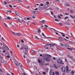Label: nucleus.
I'll list each match as a JSON object with an SVG mask.
<instances>
[{
	"label": "nucleus",
	"instance_id": "22",
	"mask_svg": "<svg viewBox=\"0 0 75 75\" xmlns=\"http://www.w3.org/2000/svg\"><path fill=\"white\" fill-rule=\"evenodd\" d=\"M49 69L48 68H47L45 69V71L46 72H47L48 71V70Z\"/></svg>",
	"mask_w": 75,
	"mask_h": 75
},
{
	"label": "nucleus",
	"instance_id": "49",
	"mask_svg": "<svg viewBox=\"0 0 75 75\" xmlns=\"http://www.w3.org/2000/svg\"><path fill=\"white\" fill-rule=\"evenodd\" d=\"M43 74L44 75H45V74H46V73H45V72H43Z\"/></svg>",
	"mask_w": 75,
	"mask_h": 75
},
{
	"label": "nucleus",
	"instance_id": "37",
	"mask_svg": "<svg viewBox=\"0 0 75 75\" xmlns=\"http://www.w3.org/2000/svg\"><path fill=\"white\" fill-rule=\"evenodd\" d=\"M68 18H69V17H68V16H66V17H65V20H66V19H68Z\"/></svg>",
	"mask_w": 75,
	"mask_h": 75
},
{
	"label": "nucleus",
	"instance_id": "48",
	"mask_svg": "<svg viewBox=\"0 0 75 75\" xmlns=\"http://www.w3.org/2000/svg\"><path fill=\"white\" fill-rule=\"evenodd\" d=\"M2 40H3V41H4L5 40L4 39V38H3V37H2Z\"/></svg>",
	"mask_w": 75,
	"mask_h": 75
},
{
	"label": "nucleus",
	"instance_id": "41",
	"mask_svg": "<svg viewBox=\"0 0 75 75\" xmlns=\"http://www.w3.org/2000/svg\"><path fill=\"white\" fill-rule=\"evenodd\" d=\"M29 65H30V67H32V64L31 63L30 64V63H29Z\"/></svg>",
	"mask_w": 75,
	"mask_h": 75
},
{
	"label": "nucleus",
	"instance_id": "1",
	"mask_svg": "<svg viewBox=\"0 0 75 75\" xmlns=\"http://www.w3.org/2000/svg\"><path fill=\"white\" fill-rule=\"evenodd\" d=\"M38 61L39 63H40V65H42L44 64V61H43L42 59H41V58L38 59Z\"/></svg>",
	"mask_w": 75,
	"mask_h": 75
},
{
	"label": "nucleus",
	"instance_id": "28",
	"mask_svg": "<svg viewBox=\"0 0 75 75\" xmlns=\"http://www.w3.org/2000/svg\"><path fill=\"white\" fill-rule=\"evenodd\" d=\"M35 38L36 39H37V40H39V38H38L37 36H35Z\"/></svg>",
	"mask_w": 75,
	"mask_h": 75
},
{
	"label": "nucleus",
	"instance_id": "59",
	"mask_svg": "<svg viewBox=\"0 0 75 75\" xmlns=\"http://www.w3.org/2000/svg\"><path fill=\"white\" fill-rule=\"evenodd\" d=\"M27 20H30V18H27Z\"/></svg>",
	"mask_w": 75,
	"mask_h": 75
},
{
	"label": "nucleus",
	"instance_id": "39",
	"mask_svg": "<svg viewBox=\"0 0 75 75\" xmlns=\"http://www.w3.org/2000/svg\"><path fill=\"white\" fill-rule=\"evenodd\" d=\"M21 42H22V43H24V40H21Z\"/></svg>",
	"mask_w": 75,
	"mask_h": 75
},
{
	"label": "nucleus",
	"instance_id": "64",
	"mask_svg": "<svg viewBox=\"0 0 75 75\" xmlns=\"http://www.w3.org/2000/svg\"><path fill=\"white\" fill-rule=\"evenodd\" d=\"M13 2H15V3H16V2H17V1H16L14 0V1H13Z\"/></svg>",
	"mask_w": 75,
	"mask_h": 75
},
{
	"label": "nucleus",
	"instance_id": "26",
	"mask_svg": "<svg viewBox=\"0 0 75 75\" xmlns=\"http://www.w3.org/2000/svg\"><path fill=\"white\" fill-rule=\"evenodd\" d=\"M45 38H46V39H50V38H51L50 37H47L46 36Z\"/></svg>",
	"mask_w": 75,
	"mask_h": 75
},
{
	"label": "nucleus",
	"instance_id": "50",
	"mask_svg": "<svg viewBox=\"0 0 75 75\" xmlns=\"http://www.w3.org/2000/svg\"><path fill=\"white\" fill-rule=\"evenodd\" d=\"M4 3L5 4H7V2H6V1H5V2H4Z\"/></svg>",
	"mask_w": 75,
	"mask_h": 75
},
{
	"label": "nucleus",
	"instance_id": "6",
	"mask_svg": "<svg viewBox=\"0 0 75 75\" xmlns=\"http://www.w3.org/2000/svg\"><path fill=\"white\" fill-rule=\"evenodd\" d=\"M61 69L62 72H65V68L64 67H62Z\"/></svg>",
	"mask_w": 75,
	"mask_h": 75
},
{
	"label": "nucleus",
	"instance_id": "54",
	"mask_svg": "<svg viewBox=\"0 0 75 75\" xmlns=\"http://www.w3.org/2000/svg\"><path fill=\"white\" fill-rule=\"evenodd\" d=\"M48 57H51V55H48Z\"/></svg>",
	"mask_w": 75,
	"mask_h": 75
},
{
	"label": "nucleus",
	"instance_id": "29",
	"mask_svg": "<svg viewBox=\"0 0 75 75\" xmlns=\"http://www.w3.org/2000/svg\"><path fill=\"white\" fill-rule=\"evenodd\" d=\"M12 33L13 34V35H14V36H16V33H15L13 31H12Z\"/></svg>",
	"mask_w": 75,
	"mask_h": 75
},
{
	"label": "nucleus",
	"instance_id": "19",
	"mask_svg": "<svg viewBox=\"0 0 75 75\" xmlns=\"http://www.w3.org/2000/svg\"><path fill=\"white\" fill-rule=\"evenodd\" d=\"M54 68H56V69H57L58 68V67H57V66L56 65H55V64H54Z\"/></svg>",
	"mask_w": 75,
	"mask_h": 75
},
{
	"label": "nucleus",
	"instance_id": "21",
	"mask_svg": "<svg viewBox=\"0 0 75 75\" xmlns=\"http://www.w3.org/2000/svg\"><path fill=\"white\" fill-rule=\"evenodd\" d=\"M50 45H51V46L54 47V46H55V45H55L54 44H50Z\"/></svg>",
	"mask_w": 75,
	"mask_h": 75
},
{
	"label": "nucleus",
	"instance_id": "53",
	"mask_svg": "<svg viewBox=\"0 0 75 75\" xmlns=\"http://www.w3.org/2000/svg\"><path fill=\"white\" fill-rule=\"evenodd\" d=\"M10 52L11 53V54H13V52H12L11 50H10Z\"/></svg>",
	"mask_w": 75,
	"mask_h": 75
},
{
	"label": "nucleus",
	"instance_id": "23",
	"mask_svg": "<svg viewBox=\"0 0 75 75\" xmlns=\"http://www.w3.org/2000/svg\"><path fill=\"white\" fill-rule=\"evenodd\" d=\"M27 54H28V51H25L24 53L25 55H27Z\"/></svg>",
	"mask_w": 75,
	"mask_h": 75
},
{
	"label": "nucleus",
	"instance_id": "43",
	"mask_svg": "<svg viewBox=\"0 0 75 75\" xmlns=\"http://www.w3.org/2000/svg\"><path fill=\"white\" fill-rule=\"evenodd\" d=\"M4 25H5V26H6V27H8V26H7V25H6V23H4Z\"/></svg>",
	"mask_w": 75,
	"mask_h": 75
},
{
	"label": "nucleus",
	"instance_id": "63",
	"mask_svg": "<svg viewBox=\"0 0 75 75\" xmlns=\"http://www.w3.org/2000/svg\"><path fill=\"white\" fill-rule=\"evenodd\" d=\"M7 58H10V56H9L7 55Z\"/></svg>",
	"mask_w": 75,
	"mask_h": 75
},
{
	"label": "nucleus",
	"instance_id": "9",
	"mask_svg": "<svg viewBox=\"0 0 75 75\" xmlns=\"http://www.w3.org/2000/svg\"><path fill=\"white\" fill-rule=\"evenodd\" d=\"M16 35L17 36H18V37H20V36L21 35V33H16Z\"/></svg>",
	"mask_w": 75,
	"mask_h": 75
},
{
	"label": "nucleus",
	"instance_id": "60",
	"mask_svg": "<svg viewBox=\"0 0 75 75\" xmlns=\"http://www.w3.org/2000/svg\"><path fill=\"white\" fill-rule=\"evenodd\" d=\"M46 3L47 4H49V2H46Z\"/></svg>",
	"mask_w": 75,
	"mask_h": 75
},
{
	"label": "nucleus",
	"instance_id": "2",
	"mask_svg": "<svg viewBox=\"0 0 75 75\" xmlns=\"http://www.w3.org/2000/svg\"><path fill=\"white\" fill-rule=\"evenodd\" d=\"M57 63H59V64H64L62 62V60L60 59H59L57 60Z\"/></svg>",
	"mask_w": 75,
	"mask_h": 75
},
{
	"label": "nucleus",
	"instance_id": "16",
	"mask_svg": "<svg viewBox=\"0 0 75 75\" xmlns=\"http://www.w3.org/2000/svg\"><path fill=\"white\" fill-rule=\"evenodd\" d=\"M60 34H62V36L63 37H64L65 36V35H64V33H61V32H60Z\"/></svg>",
	"mask_w": 75,
	"mask_h": 75
},
{
	"label": "nucleus",
	"instance_id": "44",
	"mask_svg": "<svg viewBox=\"0 0 75 75\" xmlns=\"http://www.w3.org/2000/svg\"><path fill=\"white\" fill-rule=\"evenodd\" d=\"M7 19H8V20H10L11 18L10 17H8L7 18Z\"/></svg>",
	"mask_w": 75,
	"mask_h": 75
},
{
	"label": "nucleus",
	"instance_id": "40",
	"mask_svg": "<svg viewBox=\"0 0 75 75\" xmlns=\"http://www.w3.org/2000/svg\"><path fill=\"white\" fill-rule=\"evenodd\" d=\"M9 7H11V8H12V7H13V6H12L10 4L9 5Z\"/></svg>",
	"mask_w": 75,
	"mask_h": 75
},
{
	"label": "nucleus",
	"instance_id": "18",
	"mask_svg": "<svg viewBox=\"0 0 75 75\" xmlns=\"http://www.w3.org/2000/svg\"><path fill=\"white\" fill-rule=\"evenodd\" d=\"M0 58L1 62L3 63V62H2V60H3V57H2V56H0Z\"/></svg>",
	"mask_w": 75,
	"mask_h": 75
},
{
	"label": "nucleus",
	"instance_id": "56",
	"mask_svg": "<svg viewBox=\"0 0 75 75\" xmlns=\"http://www.w3.org/2000/svg\"><path fill=\"white\" fill-rule=\"evenodd\" d=\"M45 26L46 27H48L47 25H45Z\"/></svg>",
	"mask_w": 75,
	"mask_h": 75
},
{
	"label": "nucleus",
	"instance_id": "61",
	"mask_svg": "<svg viewBox=\"0 0 75 75\" xmlns=\"http://www.w3.org/2000/svg\"><path fill=\"white\" fill-rule=\"evenodd\" d=\"M6 52V50H4L3 51V52Z\"/></svg>",
	"mask_w": 75,
	"mask_h": 75
},
{
	"label": "nucleus",
	"instance_id": "15",
	"mask_svg": "<svg viewBox=\"0 0 75 75\" xmlns=\"http://www.w3.org/2000/svg\"><path fill=\"white\" fill-rule=\"evenodd\" d=\"M6 48V46L4 45H3V47L2 48V50H4Z\"/></svg>",
	"mask_w": 75,
	"mask_h": 75
},
{
	"label": "nucleus",
	"instance_id": "42",
	"mask_svg": "<svg viewBox=\"0 0 75 75\" xmlns=\"http://www.w3.org/2000/svg\"><path fill=\"white\" fill-rule=\"evenodd\" d=\"M22 75H27L25 73H23V74L22 73Z\"/></svg>",
	"mask_w": 75,
	"mask_h": 75
},
{
	"label": "nucleus",
	"instance_id": "51",
	"mask_svg": "<svg viewBox=\"0 0 75 75\" xmlns=\"http://www.w3.org/2000/svg\"><path fill=\"white\" fill-rule=\"evenodd\" d=\"M52 75H55V73H54V72H53Z\"/></svg>",
	"mask_w": 75,
	"mask_h": 75
},
{
	"label": "nucleus",
	"instance_id": "35",
	"mask_svg": "<svg viewBox=\"0 0 75 75\" xmlns=\"http://www.w3.org/2000/svg\"><path fill=\"white\" fill-rule=\"evenodd\" d=\"M42 23L43 24H45V22H44V20H42Z\"/></svg>",
	"mask_w": 75,
	"mask_h": 75
},
{
	"label": "nucleus",
	"instance_id": "57",
	"mask_svg": "<svg viewBox=\"0 0 75 75\" xmlns=\"http://www.w3.org/2000/svg\"><path fill=\"white\" fill-rule=\"evenodd\" d=\"M65 15H68V13H65Z\"/></svg>",
	"mask_w": 75,
	"mask_h": 75
},
{
	"label": "nucleus",
	"instance_id": "27",
	"mask_svg": "<svg viewBox=\"0 0 75 75\" xmlns=\"http://www.w3.org/2000/svg\"><path fill=\"white\" fill-rule=\"evenodd\" d=\"M50 28V29H52V30H54V31H57V30H56L54 28Z\"/></svg>",
	"mask_w": 75,
	"mask_h": 75
},
{
	"label": "nucleus",
	"instance_id": "30",
	"mask_svg": "<svg viewBox=\"0 0 75 75\" xmlns=\"http://www.w3.org/2000/svg\"><path fill=\"white\" fill-rule=\"evenodd\" d=\"M69 57L70 58V59H72V60H73V59H72V58H73V57H72L71 56L69 55Z\"/></svg>",
	"mask_w": 75,
	"mask_h": 75
},
{
	"label": "nucleus",
	"instance_id": "5",
	"mask_svg": "<svg viewBox=\"0 0 75 75\" xmlns=\"http://www.w3.org/2000/svg\"><path fill=\"white\" fill-rule=\"evenodd\" d=\"M28 50V47L27 46H26L23 49L24 50H25V51H27Z\"/></svg>",
	"mask_w": 75,
	"mask_h": 75
},
{
	"label": "nucleus",
	"instance_id": "62",
	"mask_svg": "<svg viewBox=\"0 0 75 75\" xmlns=\"http://www.w3.org/2000/svg\"><path fill=\"white\" fill-rule=\"evenodd\" d=\"M32 18H35V17L34 16H33L32 17Z\"/></svg>",
	"mask_w": 75,
	"mask_h": 75
},
{
	"label": "nucleus",
	"instance_id": "45",
	"mask_svg": "<svg viewBox=\"0 0 75 75\" xmlns=\"http://www.w3.org/2000/svg\"><path fill=\"white\" fill-rule=\"evenodd\" d=\"M32 53L33 54H34V50H32Z\"/></svg>",
	"mask_w": 75,
	"mask_h": 75
},
{
	"label": "nucleus",
	"instance_id": "58",
	"mask_svg": "<svg viewBox=\"0 0 75 75\" xmlns=\"http://www.w3.org/2000/svg\"><path fill=\"white\" fill-rule=\"evenodd\" d=\"M67 24L68 25H70V23L69 22H67Z\"/></svg>",
	"mask_w": 75,
	"mask_h": 75
},
{
	"label": "nucleus",
	"instance_id": "4",
	"mask_svg": "<svg viewBox=\"0 0 75 75\" xmlns=\"http://www.w3.org/2000/svg\"><path fill=\"white\" fill-rule=\"evenodd\" d=\"M66 72L67 73H69V68H68V66H67L66 67Z\"/></svg>",
	"mask_w": 75,
	"mask_h": 75
},
{
	"label": "nucleus",
	"instance_id": "17",
	"mask_svg": "<svg viewBox=\"0 0 75 75\" xmlns=\"http://www.w3.org/2000/svg\"><path fill=\"white\" fill-rule=\"evenodd\" d=\"M55 74H56V75H59V72H58V71H55Z\"/></svg>",
	"mask_w": 75,
	"mask_h": 75
},
{
	"label": "nucleus",
	"instance_id": "25",
	"mask_svg": "<svg viewBox=\"0 0 75 75\" xmlns=\"http://www.w3.org/2000/svg\"><path fill=\"white\" fill-rule=\"evenodd\" d=\"M60 45L61 46H63V47H65V45L63 44L62 43H60Z\"/></svg>",
	"mask_w": 75,
	"mask_h": 75
},
{
	"label": "nucleus",
	"instance_id": "36",
	"mask_svg": "<svg viewBox=\"0 0 75 75\" xmlns=\"http://www.w3.org/2000/svg\"><path fill=\"white\" fill-rule=\"evenodd\" d=\"M71 74L72 75H74V71H72L71 72Z\"/></svg>",
	"mask_w": 75,
	"mask_h": 75
},
{
	"label": "nucleus",
	"instance_id": "24",
	"mask_svg": "<svg viewBox=\"0 0 75 75\" xmlns=\"http://www.w3.org/2000/svg\"><path fill=\"white\" fill-rule=\"evenodd\" d=\"M15 14H16L17 16H19V13H18V12H17L16 11H15Z\"/></svg>",
	"mask_w": 75,
	"mask_h": 75
},
{
	"label": "nucleus",
	"instance_id": "38",
	"mask_svg": "<svg viewBox=\"0 0 75 75\" xmlns=\"http://www.w3.org/2000/svg\"><path fill=\"white\" fill-rule=\"evenodd\" d=\"M54 20L56 21H59V20L58 19H55Z\"/></svg>",
	"mask_w": 75,
	"mask_h": 75
},
{
	"label": "nucleus",
	"instance_id": "52",
	"mask_svg": "<svg viewBox=\"0 0 75 75\" xmlns=\"http://www.w3.org/2000/svg\"><path fill=\"white\" fill-rule=\"evenodd\" d=\"M40 5L41 6H44V5H43V4H41Z\"/></svg>",
	"mask_w": 75,
	"mask_h": 75
},
{
	"label": "nucleus",
	"instance_id": "32",
	"mask_svg": "<svg viewBox=\"0 0 75 75\" xmlns=\"http://www.w3.org/2000/svg\"><path fill=\"white\" fill-rule=\"evenodd\" d=\"M53 59H54V60H55V61H56V60H57V58H56L55 57H53Z\"/></svg>",
	"mask_w": 75,
	"mask_h": 75
},
{
	"label": "nucleus",
	"instance_id": "7",
	"mask_svg": "<svg viewBox=\"0 0 75 75\" xmlns=\"http://www.w3.org/2000/svg\"><path fill=\"white\" fill-rule=\"evenodd\" d=\"M18 20H19V21L20 23H22V22L24 21L23 20L20 19L19 18H18Z\"/></svg>",
	"mask_w": 75,
	"mask_h": 75
},
{
	"label": "nucleus",
	"instance_id": "20",
	"mask_svg": "<svg viewBox=\"0 0 75 75\" xmlns=\"http://www.w3.org/2000/svg\"><path fill=\"white\" fill-rule=\"evenodd\" d=\"M65 46H66V47H69V45L68 44H66L65 45Z\"/></svg>",
	"mask_w": 75,
	"mask_h": 75
},
{
	"label": "nucleus",
	"instance_id": "14",
	"mask_svg": "<svg viewBox=\"0 0 75 75\" xmlns=\"http://www.w3.org/2000/svg\"><path fill=\"white\" fill-rule=\"evenodd\" d=\"M52 69L50 70V75H52Z\"/></svg>",
	"mask_w": 75,
	"mask_h": 75
},
{
	"label": "nucleus",
	"instance_id": "10",
	"mask_svg": "<svg viewBox=\"0 0 75 75\" xmlns=\"http://www.w3.org/2000/svg\"><path fill=\"white\" fill-rule=\"evenodd\" d=\"M15 64L17 66V67H18V62H17V61H16L15 62Z\"/></svg>",
	"mask_w": 75,
	"mask_h": 75
},
{
	"label": "nucleus",
	"instance_id": "34",
	"mask_svg": "<svg viewBox=\"0 0 75 75\" xmlns=\"http://www.w3.org/2000/svg\"><path fill=\"white\" fill-rule=\"evenodd\" d=\"M57 16L58 18H59V19H61V17L60 16L58 15Z\"/></svg>",
	"mask_w": 75,
	"mask_h": 75
},
{
	"label": "nucleus",
	"instance_id": "47",
	"mask_svg": "<svg viewBox=\"0 0 75 75\" xmlns=\"http://www.w3.org/2000/svg\"><path fill=\"white\" fill-rule=\"evenodd\" d=\"M23 47H21V48H20V50H23Z\"/></svg>",
	"mask_w": 75,
	"mask_h": 75
},
{
	"label": "nucleus",
	"instance_id": "13",
	"mask_svg": "<svg viewBox=\"0 0 75 75\" xmlns=\"http://www.w3.org/2000/svg\"><path fill=\"white\" fill-rule=\"evenodd\" d=\"M59 38L61 41H63L64 40V39L61 37H59Z\"/></svg>",
	"mask_w": 75,
	"mask_h": 75
},
{
	"label": "nucleus",
	"instance_id": "46",
	"mask_svg": "<svg viewBox=\"0 0 75 75\" xmlns=\"http://www.w3.org/2000/svg\"><path fill=\"white\" fill-rule=\"evenodd\" d=\"M38 31L39 32V33H41V31H40V29H38Z\"/></svg>",
	"mask_w": 75,
	"mask_h": 75
},
{
	"label": "nucleus",
	"instance_id": "11",
	"mask_svg": "<svg viewBox=\"0 0 75 75\" xmlns=\"http://www.w3.org/2000/svg\"><path fill=\"white\" fill-rule=\"evenodd\" d=\"M42 36H43L44 37V38H43V37H42V38H45V37H46V36H45V35H44V33H42Z\"/></svg>",
	"mask_w": 75,
	"mask_h": 75
},
{
	"label": "nucleus",
	"instance_id": "55",
	"mask_svg": "<svg viewBox=\"0 0 75 75\" xmlns=\"http://www.w3.org/2000/svg\"><path fill=\"white\" fill-rule=\"evenodd\" d=\"M59 24H60V25H62V23H59Z\"/></svg>",
	"mask_w": 75,
	"mask_h": 75
},
{
	"label": "nucleus",
	"instance_id": "33",
	"mask_svg": "<svg viewBox=\"0 0 75 75\" xmlns=\"http://www.w3.org/2000/svg\"><path fill=\"white\" fill-rule=\"evenodd\" d=\"M65 5H66V6H69V4H65Z\"/></svg>",
	"mask_w": 75,
	"mask_h": 75
},
{
	"label": "nucleus",
	"instance_id": "8",
	"mask_svg": "<svg viewBox=\"0 0 75 75\" xmlns=\"http://www.w3.org/2000/svg\"><path fill=\"white\" fill-rule=\"evenodd\" d=\"M32 13L33 14H38V11H32Z\"/></svg>",
	"mask_w": 75,
	"mask_h": 75
},
{
	"label": "nucleus",
	"instance_id": "3",
	"mask_svg": "<svg viewBox=\"0 0 75 75\" xmlns=\"http://www.w3.org/2000/svg\"><path fill=\"white\" fill-rule=\"evenodd\" d=\"M42 58H43L44 59L46 60V61H47L48 62H50V59L47 57H43Z\"/></svg>",
	"mask_w": 75,
	"mask_h": 75
},
{
	"label": "nucleus",
	"instance_id": "31",
	"mask_svg": "<svg viewBox=\"0 0 75 75\" xmlns=\"http://www.w3.org/2000/svg\"><path fill=\"white\" fill-rule=\"evenodd\" d=\"M49 5H48V4H46L45 5V7H46V8H47L49 6Z\"/></svg>",
	"mask_w": 75,
	"mask_h": 75
},
{
	"label": "nucleus",
	"instance_id": "12",
	"mask_svg": "<svg viewBox=\"0 0 75 75\" xmlns=\"http://www.w3.org/2000/svg\"><path fill=\"white\" fill-rule=\"evenodd\" d=\"M10 25H11L12 26H14V25H15V24L14 22L11 23Z\"/></svg>",
	"mask_w": 75,
	"mask_h": 75
}]
</instances>
